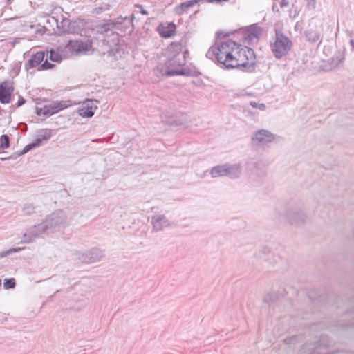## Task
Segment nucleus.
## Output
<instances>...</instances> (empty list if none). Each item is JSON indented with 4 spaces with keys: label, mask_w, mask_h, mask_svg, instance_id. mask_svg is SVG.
Here are the masks:
<instances>
[{
    "label": "nucleus",
    "mask_w": 354,
    "mask_h": 354,
    "mask_svg": "<svg viewBox=\"0 0 354 354\" xmlns=\"http://www.w3.org/2000/svg\"><path fill=\"white\" fill-rule=\"evenodd\" d=\"M206 57L223 69L237 68L248 73L255 70L254 50L232 39L212 46L206 53Z\"/></svg>",
    "instance_id": "1"
},
{
    "label": "nucleus",
    "mask_w": 354,
    "mask_h": 354,
    "mask_svg": "<svg viewBox=\"0 0 354 354\" xmlns=\"http://www.w3.org/2000/svg\"><path fill=\"white\" fill-rule=\"evenodd\" d=\"M134 18L133 14L131 17H120L97 26V32L104 35L103 41L108 46L106 51L103 53L104 55L106 54L108 57H114L116 59L118 55L120 57L119 35L115 30L131 33L133 30Z\"/></svg>",
    "instance_id": "2"
},
{
    "label": "nucleus",
    "mask_w": 354,
    "mask_h": 354,
    "mask_svg": "<svg viewBox=\"0 0 354 354\" xmlns=\"http://www.w3.org/2000/svg\"><path fill=\"white\" fill-rule=\"evenodd\" d=\"M68 223V216L65 212L57 209L48 216L39 224L35 225L24 233L21 243H29L44 232L54 233L65 228Z\"/></svg>",
    "instance_id": "3"
},
{
    "label": "nucleus",
    "mask_w": 354,
    "mask_h": 354,
    "mask_svg": "<svg viewBox=\"0 0 354 354\" xmlns=\"http://www.w3.org/2000/svg\"><path fill=\"white\" fill-rule=\"evenodd\" d=\"M187 50H185L183 56V60L180 57H167L163 66H158L157 70L167 77L174 75H190V71L186 68H180L185 64V55Z\"/></svg>",
    "instance_id": "4"
},
{
    "label": "nucleus",
    "mask_w": 354,
    "mask_h": 354,
    "mask_svg": "<svg viewBox=\"0 0 354 354\" xmlns=\"http://www.w3.org/2000/svg\"><path fill=\"white\" fill-rule=\"evenodd\" d=\"M292 46V41L281 30L275 29V41L270 44L275 58L281 59L287 55Z\"/></svg>",
    "instance_id": "5"
},
{
    "label": "nucleus",
    "mask_w": 354,
    "mask_h": 354,
    "mask_svg": "<svg viewBox=\"0 0 354 354\" xmlns=\"http://www.w3.org/2000/svg\"><path fill=\"white\" fill-rule=\"evenodd\" d=\"M86 21L84 19L77 18L75 20H69L68 19H62L57 28L63 33L68 34H80L84 30Z\"/></svg>",
    "instance_id": "6"
},
{
    "label": "nucleus",
    "mask_w": 354,
    "mask_h": 354,
    "mask_svg": "<svg viewBox=\"0 0 354 354\" xmlns=\"http://www.w3.org/2000/svg\"><path fill=\"white\" fill-rule=\"evenodd\" d=\"M329 341L327 336H321L313 343H306L303 346L302 350L307 354H328L327 349Z\"/></svg>",
    "instance_id": "7"
},
{
    "label": "nucleus",
    "mask_w": 354,
    "mask_h": 354,
    "mask_svg": "<svg viewBox=\"0 0 354 354\" xmlns=\"http://www.w3.org/2000/svg\"><path fill=\"white\" fill-rule=\"evenodd\" d=\"M211 174L213 178L229 176L230 178H236L241 174L240 165L239 164L218 165L212 169Z\"/></svg>",
    "instance_id": "8"
},
{
    "label": "nucleus",
    "mask_w": 354,
    "mask_h": 354,
    "mask_svg": "<svg viewBox=\"0 0 354 354\" xmlns=\"http://www.w3.org/2000/svg\"><path fill=\"white\" fill-rule=\"evenodd\" d=\"M68 106L69 102L68 101L53 102L49 104L44 105L43 108H37L36 113L38 115L42 114L46 117H49L67 108Z\"/></svg>",
    "instance_id": "9"
},
{
    "label": "nucleus",
    "mask_w": 354,
    "mask_h": 354,
    "mask_svg": "<svg viewBox=\"0 0 354 354\" xmlns=\"http://www.w3.org/2000/svg\"><path fill=\"white\" fill-rule=\"evenodd\" d=\"M91 44L90 41L68 40L66 44V48L72 54L77 55L88 51L91 48Z\"/></svg>",
    "instance_id": "10"
},
{
    "label": "nucleus",
    "mask_w": 354,
    "mask_h": 354,
    "mask_svg": "<svg viewBox=\"0 0 354 354\" xmlns=\"http://www.w3.org/2000/svg\"><path fill=\"white\" fill-rule=\"evenodd\" d=\"M103 252L99 248H92L84 253L78 254V259L85 263H93L100 261Z\"/></svg>",
    "instance_id": "11"
},
{
    "label": "nucleus",
    "mask_w": 354,
    "mask_h": 354,
    "mask_svg": "<svg viewBox=\"0 0 354 354\" xmlns=\"http://www.w3.org/2000/svg\"><path fill=\"white\" fill-rule=\"evenodd\" d=\"M284 216L288 222L295 225L304 223L306 218L305 214L296 207L286 210Z\"/></svg>",
    "instance_id": "12"
},
{
    "label": "nucleus",
    "mask_w": 354,
    "mask_h": 354,
    "mask_svg": "<svg viewBox=\"0 0 354 354\" xmlns=\"http://www.w3.org/2000/svg\"><path fill=\"white\" fill-rule=\"evenodd\" d=\"M263 29L257 24H252L245 28L240 30L239 32L243 35L244 41L252 40V38L259 39L262 34Z\"/></svg>",
    "instance_id": "13"
},
{
    "label": "nucleus",
    "mask_w": 354,
    "mask_h": 354,
    "mask_svg": "<svg viewBox=\"0 0 354 354\" xmlns=\"http://www.w3.org/2000/svg\"><path fill=\"white\" fill-rule=\"evenodd\" d=\"M94 102L98 103L99 102L97 100H86L78 110L80 115L84 118H91L97 108Z\"/></svg>",
    "instance_id": "14"
},
{
    "label": "nucleus",
    "mask_w": 354,
    "mask_h": 354,
    "mask_svg": "<svg viewBox=\"0 0 354 354\" xmlns=\"http://www.w3.org/2000/svg\"><path fill=\"white\" fill-rule=\"evenodd\" d=\"M14 87L8 81H3L0 84V102L8 104L11 100Z\"/></svg>",
    "instance_id": "15"
},
{
    "label": "nucleus",
    "mask_w": 354,
    "mask_h": 354,
    "mask_svg": "<svg viewBox=\"0 0 354 354\" xmlns=\"http://www.w3.org/2000/svg\"><path fill=\"white\" fill-rule=\"evenodd\" d=\"M45 53H46L45 57H46V58L44 60V62L39 66V70H42V71L48 70V69H51L55 66V64L48 62V59L50 61L54 62H60L62 59L61 55L57 52H55L53 50H50V51L49 53H48V51H46Z\"/></svg>",
    "instance_id": "16"
},
{
    "label": "nucleus",
    "mask_w": 354,
    "mask_h": 354,
    "mask_svg": "<svg viewBox=\"0 0 354 354\" xmlns=\"http://www.w3.org/2000/svg\"><path fill=\"white\" fill-rule=\"evenodd\" d=\"M274 135L268 130L261 129L257 131L252 137V141L257 144H266L274 140Z\"/></svg>",
    "instance_id": "17"
},
{
    "label": "nucleus",
    "mask_w": 354,
    "mask_h": 354,
    "mask_svg": "<svg viewBox=\"0 0 354 354\" xmlns=\"http://www.w3.org/2000/svg\"><path fill=\"white\" fill-rule=\"evenodd\" d=\"M151 224L153 226L152 232H157L161 231L164 227H169L170 222L163 214L154 215L151 218Z\"/></svg>",
    "instance_id": "18"
},
{
    "label": "nucleus",
    "mask_w": 354,
    "mask_h": 354,
    "mask_svg": "<svg viewBox=\"0 0 354 354\" xmlns=\"http://www.w3.org/2000/svg\"><path fill=\"white\" fill-rule=\"evenodd\" d=\"M46 56L45 51H38L33 53L30 58L25 63L24 68L26 71L41 66V62L44 61Z\"/></svg>",
    "instance_id": "19"
},
{
    "label": "nucleus",
    "mask_w": 354,
    "mask_h": 354,
    "mask_svg": "<svg viewBox=\"0 0 354 354\" xmlns=\"http://www.w3.org/2000/svg\"><path fill=\"white\" fill-rule=\"evenodd\" d=\"M176 28V25L174 23H169L167 25H159L157 30L162 38H170L174 35Z\"/></svg>",
    "instance_id": "20"
},
{
    "label": "nucleus",
    "mask_w": 354,
    "mask_h": 354,
    "mask_svg": "<svg viewBox=\"0 0 354 354\" xmlns=\"http://www.w3.org/2000/svg\"><path fill=\"white\" fill-rule=\"evenodd\" d=\"M183 50V46L180 42H172L167 47L166 50L167 57H180Z\"/></svg>",
    "instance_id": "21"
},
{
    "label": "nucleus",
    "mask_w": 354,
    "mask_h": 354,
    "mask_svg": "<svg viewBox=\"0 0 354 354\" xmlns=\"http://www.w3.org/2000/svg\"><path fill=\"white\" fill-rule=\"evenodd\" d=\"M183 50V46L180 42H172L167 47L166 50L167 57H180Z\"/></svg>",
    "instance_id": "22"
},
{
    "label": "nucleus",
    "mask_w": 354,
    "mask_h": 354,
    "mask_svg": "<svg viewBox=\"0 0 354 354\" xmlns=\"http://www.w3.org/2000/svg\"><path fill=\"white\" fill-rule=\"evenodd\" d=\"M304 35L306 40L311 44L319 42L320 44L322 43V34L319 30L310 28L304 32Z\"/></svg>",
    "instance_id": "23"
},
{
    "label": "nucleus",
    "mask_w": 354,
    "mask_h": 354,
    "mask_svg": "<svg viewBox=\"0 0 354 354\" xmlns=\"http://www.w3.org/2000/svg\"><path fill=\"white\" fill-rule=\"evenodd\" d=\"M196 3V0H189L185 2L181 3L180 5L177 6L175 8L176 12L180 15H183L189 8L192 7Z\"/></svg>",
    "instance_id": "24"
},
{
    "label": "nucleus",
    "mask_w": 354,
    "mask_h": 354,
    "mask_svg": "<svg viewBox=\"0 0 354 354\" xmlns=\"http://www.w3.org/2000/svg\"><path fill=\"white\" fill-rule=\"evenodd\" d=\"M51 136V133L49 130L46 129L44 131V134L40 135L39 137L37 138L32 142V145L34 148L39 147L41 145L43 140H48L50 139Z\"/></svg>",
    "instance_id": "25"
},
{
    "label": "nucleus",
    "mask_w": 354,
    "mask_h": 354,
    "mask_svg": "<svg viewBox=\"0 0 354 354\" xmlns=\"http://www.w3.org/2000/svg\"><path fill=\"white\" fill-rule=\"evenodd\" d=\"M10 145V138L6 134H3L0 136V149H6L9 148Z\"/></svg>",
    "instance_id": "26"
},
{
    "label": "nucleus",
    "mask_w": 354,
    "mask_h": 354,
    "mask_svg": "<svg viewBox=\"0 0 354 354\" xmlns=\"http://www.w3.org/2000/svg\"><path fill=\"white\" fill-rule=\"evenodd\" d=\"M278 295L276 292H269L265 295L263 301L267 304H270L276 301L278 299Z\"/></svg>",
    "instance_id": "27"
},
{
    "label": "nucleus",
    "mask_w": 354,
    "mask_h": 354,
    "mask_svg": "<svg viewBox=\"0 0 354 354\" xmlns=\"http://www.w3.org/2000/svg\"><path fill=\"white\" fill-rule=\"evenodd\" d=\"M23 249H24V248H10L6 251L1 252H0V258H3V257L10 255L15 252H20Z\"/></svg>",
    "instance_id": "28"
},
{
    "label": "nucleus",
    "mask_w": 354,
    "mask_h": 354,
    "mask_svg": "<svg viewBox=\"0 0 354 354\" xmlns=\"http://www.w3.org/2000/svg\"><path fill=\"white\" fill-rule=\"evenodd\" d=\"M35 207L33 204L27 203L23 207L22 211L26 215H30L35 212Z\"/></svg>",
    "instance_id": "29"
},
{
    "label": "nucleus",
    "mask_w": 354,
    "mask_h": 354,
    "mask_svg": "<svg viewBox=\"0 0 354 354\" xmlns=\"http://www.w3.org/2000/svg\"><path fill=\"white\" fill-rule=\"evenodd\" d=\"M3 286L5 289H12L16 286V281L14 278L6 279Z\"/></svg>",
    "instance_id": "30"
},
{
    "label": "nucleus",
    "mask_w": 354,
    "mask_h": 354,
    "mask_svg": "<svg viewBox=\"0 0 354 354\" xmlns=\"http://www.w3.org/2000/svg\"><path fill=\"white\" fill-rule=\"evenodd\" d=\"M250 105L253 108H259L260 110H265L266 107L265 104H258L256 102H250Z\"/></svg>",
    "instance_id": "31"
},
{
    "label": "nucleus",
    "mask_w": 354,
    "mask_h": 354,
    "mask_svg": "<svg viewBox=\"0 0 354 354\" xmlns=\"http://www.w3.org/2000/svg\"><path fill=\"white\" fill-rule=\"evenodd\" d=\"M35 149L32 142L31 143H29L28 145H27L26 146H25V147L23 149V150L20 152V154L22 155V154H25L27 152H28L29 151Z\"/></svg>",
    "instance_id": "32"
},
{
    "label": "nucleus",
    "mask_w": 354,
    "mask_h": 354,
    "mask_svg": "<svg viewBox=\"0 0 354 354\" xmlns=\"http://www.w3.org/2000/svg\"><path fill=\"white\" fill-rule=\"evenodd\" d=\"M135 7L136 8H139L140 10V13L143 15H149V12L147 10H146L145 9L143 8V6L140 4H136L135 5Z\"/></svg>",
    "instance_id": "33"
},
{
    "label": "nucleus",
    "mask_w": 354,
    "mask_h": 354,
    "mask_svg": "<svg viewBox=\"0 0 354 354\" xmlns=\"http://www.w3.org/2000/svg\"><path fill=\"white\" fill-rule=\"evenodd\" d=\"M308 7L311 9H315L316 7V0H306Z\"/></svg>",
    "instance_id": "34"
},
{
    "label": "nucleus",
    "mask_w": 354,
    "mask_h": 354,
    "mask_svg": "<svg viewBox=\"0 0 354 354\" xmlns=\"http://www.w3.org/2000/svg\"><path fill=\"white\" fill-rule=\"evenodd\" d=\"M228 36H230V34L225 33L223 31H218L216 32V38L217 39H221V38L226 37Z\"/></svg>",
    "instance_id": "35"
},
{
    "label": "nucleus",
    "mask_w": 354,
    "mask_h": 354,
    "mask_svg": "<svg viewBox=\"0 0 354 354\" xmlns=\"http://www.w3.org/2000/svg\"><path fill=\"white\" fill-rule=\"evenodd\" d=\"M296 339V337L295 336H292L290 337H288V338H286L284 340H283V342L286 344H292V342Z\"/></svg>",
    "instance_id": "36"
},
{
    "label": "nucleus",
    "mask_w": 354,
    "mask_h": 354,
    "mask_svg": "<svg viewBox=\"0 0 354 354\" xmlns=\"http://www.w3.org/2000/svg\"><path fill=\"white\" fill-rule=\"evenodd\" d=\"M26 103V100L22 97L19 96L18 102L17 103V107H19Z\"/></svg>",
    "instance_id": "37"
},
{
    "label": "nucleus",
    "mask_w": 354,
    "mask_h": 354,
    "mask_svg": "<svg viewBox=\"0 0 354 354\" xmlns=\"http://www.w3.org/2000/svg\"><path fill=\"white\" fill-rule=\"evenodd\" d=\"M289 5V1L288 0H282L280 3V7L281 8L286 7Z\"/></svg>",
    "instance_id": "38"
},
{
    "label": "nucleus",
    "mask_w": 354,
    "mask_h": 354,
    "mask_svg": "<svg viewBox=\"0 0 354 354\" xmlns=\"http://www.w3.org/2000/svg\"><path fill=\"white\" fill-rule=\"evenodd\" d=\"M229 0H208V3H222L223 1H225V2H227Z\"/></svg>",
    "instance_id": "39"
},
{
    "label": "nucleus",
    "mask_w": 354,
    "mask_h": 354,
    "mask_svg": "<svg viewBox=\"0 0 354 354\" xmlns=\"http://www.w3.org/2000/svg\"><path fill=\"white\" fill-rule=\"evenodd\" d=\"M272 9L274 12H279V10L275 3L273 4Z\"/></svg>",
    "instance_id": "40"
},
{
    "label": "nucleus",
    "mask_w": 354,
    "mask_h": 354,
    "mask_svg": "<svg viewBox=\"0 0 354 354\" xmlns=\"http://www.w3.org/2000/svg\"><path fill=\"white\" fill-rule=\"evenodd\" d=\"M350 44H351V50L353 52H354V39L350 40Z\"/></svg>",
    "instance_id": "41"
},
{
    "label": "nucleus",
    "mask_w": 354,
    "mask_h": 354,
    "mask_svg": "<svg viewBox=\"0 0 354 354\" xmlns=\"http://www.w3.org/2000/svg\"><path fill=\"white\" fill-rule=\"evenodd\" d=\"M6 3H11L12 0H6Z\"/></svg>",
    "instance_id": "42"
},
{
    "label": "nucleus",
    "mask_w": 354,
    "mask_h": 354,
    "mask_svg": "<svg viewBox=\"0 0 354 354\" xmlns=\"http://www.w3.org/2000/svg\"><path fill=\"white\" fill-rule=\"evenodd\" d=\"M3 268V265L0 263V269Z\"/></svg>",
    "instance_id": "43"
},
{
    "label": "nucleus",
    "mask_w": 354,
    "mask_h": 354,
    "mask_svg": "<svg viewBox=\"0 0 354 354\" xmlns=\"http://www.w3.org/2000/svg\"><path fill=\"white\" fill-rule=\"evenodd\" d=\"M1 285V280L0 279V286Z\"/></svg>",
    "instance_id": "44"
},
{
    "label": "nucleus",
    "mask_w": 354,
    "mask_h": 354,
    "mask_svg": "<svg viewBox=\"0 0 354 354\" xmlns=\"http://www.w3.org/2000/svg\"><path fill=\"white\" fill-rule=\"evenodd\" d=\"M207 2H208V0H207Z\"/></svg>",
    "instance_id": "45"
}]
</instances>
